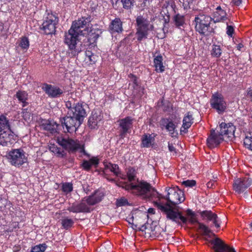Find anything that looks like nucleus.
<instances>
[{
  "instance_id": "obj_1",
  "label": "nucleus",
  "mask_w": 252,
  "mask_h": 252,
  "mask_svg": "<svg viewBox=\"0 0 252 252\" xmlns=\"http://www.w3.org/2000/svg\"><path fill=\"white\" fill-rule=\"evenodd\" d=\"M167 192L166 196H162L159 194V199L162 198L167 200V202L163 204L159 202H155V205L161 212L166 215L167 220L175 222L178 225L186 224L188 222V219L184 216L183 213L178 210H174L173 206L183 202L185 200L184 192L178 187L166 188Z\"/></svg>"
},
{
  "instance_id": "obj_2",
  "label": "nucleus",
  "mask_w": 252,
  "mask_h": 252,
  "mask_svg": "<svg viewBox=\"0 0 252 252\" xmlns=\"http://www.w3.org/2000/svg\"><path fill=\"white\" fill-rule=\"evenodd\" d=\"M91 21L90 15L82 16L73 21L69 30L65 32L63 41L68 47L67 54L69 57H75L83 50V45L78 39L79 35H85Z\"/></svg>"
},
{
  "instance_id": "obj_3",
  "label": "nucleus",
  "mask_w": 252,
  "mask_h": 252,
  "mask_svg": "<svg viewBox=\"0 0 252 252\" xmlns=\"http://www.w3.org/2000/svg\"><path fill=\"white\" fill-rule=\"evenodd\" d=\"M131 193L143 198L153 199L159 197V193L149 183L144 180L136 179L135 183H126L123 186Z\"/></svg>"
},
{
  "instance_id": "obj_4",
  "label": "nucleus",
  "mask_w": 252,
  "mask_h": 252,
  "mask_svg": "<svg viewBox=\"0 0 252 252\" xmlns=\"http://www.w3.org/2000/svg\"><path fill=\"white\" fill-rule=\"evenodd\" d=\"M212 17L211 16L199 13L195 16L193 23L194 25V29L201 36L209 37L214 33L215 30L211 26Z\"/></svg>"
},
{
  "instance_id": "obj_5",
  "label": "nucleus",
  "mask_w": 252,
  "mask_h": 252,
  "mask_svg": "<svg viewBox=\"0 0 252 252\" xmlns=\"http://www.w3.org/2000/svg\"><path fill=\"white\" fill-rule=\"evenodd\" d=\"M16 140L11 129L9 120L4 115H0V145L9 146Z\"/></svg>"
},
{
  "instance_id": "obj_6",
  "label": "nucleus",
  "mask_w": 252,
  "mask_h": 252,
  "mask_svg": "<svg viewBox=\"0 0 252 252\" xmlns=\"http://www.w3.org/2000/svg\"><path fill=\"white\" fill-rule=\"evenodd\" d=\"M135 29L136 39L138 41L141 42L148 38L150 32L154 29L153 24H151L149 19L143 15H140L135 19Z\"/></svg>"
},
{
  "instance_id": "obj_7",
  "label": "nucleus",
  "mask_w": 252,
  "mask_h": 252,
  "mask_svg": "<svg viewBox=\"0 0 252 252\" xmlns=\"http://www.w3.org/2000/svg\"><path fill=\"white\" fill-rule=\"evenodd\" d=\"M59 22V18L57 13L52 12L48 13L40 27V29L45 35L55 34Z\"/></svg>"
},
{
  "instance_id": "obj_8",
  "label": "nucleus",
  "mask_w": 252,
  "mask_h": 252,
  "mask_svg": "<svg viewBox=\"0 0 252 252\" xmlns=\"http://www.w3.org/2000/svg\"><path fill=\"white\" fill-rule=\"evenodd\" d=\"M65 105L68 109L67 115H71L83 123L87 113L82 102H75L72 99L66 101Z\"/></svg>"
},
{
  "instance_id": "obj_9",
  "label": "nucleus",
  "mask_w": 252,
  "mask_h": 252,
  "mask_svg": "<svg viewBox=\"0 0 252 252\" xmlns=\"http://www.w3.org/2000/svg\"><path fill=\"white\" fill-rule=\"evenodd\" d=\"M57 141L60 146L69 153H75L77 151L79 150L80 153H83L84 155H87L84 145H81L79 141L77 140H75L69 138L58 137Z\"/></svg>"
},
{
  "instance_id": "obj_10",
  "label": "nucleus",
  "mask_w": 252,
  "mask_h": 252,
  "mask_svg": "<svg viewBox=\"0 0 252 252\" xmlns=\"http://www.w3.org/2000/svg\"><path fill=\"white\" fill-rule=\"evenodd\" d=\"M7 157L10 164L17 167H20L28 161L25 152L21 148L11 150L7 154Z\"/></svg>"
},
{
  "instance_id": "obj_11",
  "label": "nucleus",
  "mask_w": 252,
  "mask_h": 252,
  "mask_svg": "<svg viewBox=\"0 0 252 252\" xmlns=\"http://www.w3.org/2000/svg\"><path fill=\"white\" fill-rule=\"evenodd\" d=\"M60 122L64 132L72 133L75 132L82 122L71 115H66L60 119Z\"/></svg>"
},
{
  "instance_id": "obj_12",
  "label": "nucleus",
  "mask_w": 252,
  "mask_h": 252,
  "mask_svg": "<svg viewBox=\"0 0 252 252\" xmlns=\"http://www.w3.org/2000/svg\"><path fill=\"white\" fill-rule=\"evenodd\" d=\"M210 103L211 108L215 110L219 114H223L226 109V102L222 94L218 92L212 94Z\"/></svg>"
},
{
  "instance_id": "obj_13",
  "label": "nucleus",
  "mask_w": 252,
  "mask_h": 252,
  "mask_svg": "<svg viewBox=\"0 0 252 252\" xmlns=\"http://www.w3.org/2000/svg\"><path fill=\"white\" fill-rule=\"evenodd\" d=\"M118 123V132L120 139H124L128 133H130L133 127V119L127 116L119 119Z\"/></svg>"
},
{
  "instance_id": "obj_14",
  "label": "nucleus",
  "mask_w": 252,
  "mask_h": 252,
  "mask_svg": "<svg viewBox=\"0 0 252 252\" xmlns=\"http://www.w3.org/2000/svg\"><path fill=\"white\" fill-rule=\"evenodd\" d=\"M252 185V178L250 175L236 179L233 184V190L238 194L243 193Z\"/></svg>"
},
{
  "instance_id": "obj_15",
  "label": "nucleus",
  "mask_w": 252,
  "mask_h": 252,
  "mask_svg": "<svg viewBox=\"0 0 252 252\" xmlns=\"http://www.w3.org/2000/svg\"><path fill=\"white\" fill-rule=\"evenodd\" d=\"M188 222L191 224L197 223L198 225V229L202 231V235L204 236H209L212 233L211 230L206 225L198 221L197 216L195 213L190 209H188L186 211Z\"/></svg>"
},
{
  "instance_id": "obj_16",
  "label": "nucleus",
  "mask_w": 252,
  "mask_h": 252,
  "mask_svg": "<svg viewBox=\"0 0 252 252\" xmlns=\"http://www.w3.org/2000/svg\"><path fill=\"white\" fill-rule=\"evenodd\" d=\"M103 164L104 168L102 170L101 175L109 181L114 182L115 181L114 179L109 178L107 170H110L116 176H119L121 174V170L118 165L108 162H104Z\"/></svg>"
},
{
  "instance_id": "obj_17",
  "label": "nucleus",
  "mask_w": 252,
  "mask_h": 252,
  "mask_svg": "<svg viewBox=\"0 0 252 252\" xmlns=\"http://www.w3.org/2000/svg\"><path fill=\"white\" fill-rule=\"evenodd\" d=\"M215 252H236L235 249L226 244L220 238H216L210 241Z\"/></svg>"
},
{
  "instance_id": "obj_18",
  "label": "nucleus",
  "mask_w": 252,
  "mask_h": 252,
  "mask_svg": "<svg viewBox=\"0 0 252 252\" xmlns=\"http://www.w3.org/2000/svg\"><path fill=\"white\" fill-rule=\"evenodd\" d=\"M42 89L50 98H55L61 96L64 91L57 86L44 83Z\"/></svg>"
},
{
  "instance_id": "obj_19",
  "label": "nucleus",
  "mask_w": 252,
  "mask_h": 252,
  "mask_svg": "<svg viewBox=\"0 0 252 252\" xmlns=\"http://www.w3.org/2000/svg\"><path fill=\"white\" fill-rule=\"evenodd\" d=\"M103 116L101 111H94L88 120V125L91 129H97L103 123Z\"/></svg>"
},
{
  "instance_id": "obj_20",
  "label": "nucleus",
  "mask_w": 252,
  "mask_h": 252,
  "mask_svg": "<svg viewBox=\"0 0 252 252\" xmlns=\"http://www.w3.org/2000/svg\"><path fill=\"white\" fill-rule=\"evenodd\" d=\"M223 138L219 132L212 129L210 130V134L207 139V145L210 148H214L218 147L223 141Z\"/></svg>"
},
{
  "instance_id": "obj_21",
  "label": "nucleus",
  "mask_w": 252,
  "mask_h": 252,
  "mask_svg": "<svg viewBox=\"0 0 252 252\" xmlns=\"http://www.w3.org/2000/svg\"><path fill=\"white\" fill-rule=\"evenodd\" d=\"M219 128L220 131L219 132L222 136H226L228 138L234 137V132L236 128L232 123L222 122L220 124Z\"/></svg>"
},
{
  "instance_id": "obj_22",
  "label": "nucleus",
  "mask_w": 252,
  "mask_h": 252,
  "mask_svg": "<svg viewBox=\"0 0 252 252\" xmlns=\"http://www.w3.org/2000/svg\"><path fill=\"white\" fill-rule=\"evenodd\" d=\"M108 31L112 34L123 32V22L119 17H115L111 20L108 26Z\"/></svg>"
},
{
  "instance_id": "obj_23",
  "label": "nucleus",
  "mask_w": 252,
  "mask_h": 252,
  "mask_svg": "<svg viewBox=\"0 0 252 252\" xmlns=\"http://www.w3.org/2000/svg\"><path fill=\"white\" fill-rule=\"evenodd\" d=\"M200 216L203 220L212 221L217 228L220 227V222L217 215L211 211L205 210L200 212Z\"/></svg>"
},
{
  "instance_id": "obj_24",
  "label": "nucleus",
  "mask_w": 252,
  "mask_h": 252,
  "mask_svg": "<svg viewBox=\"0 0 252 252\" xmlns=\"http://www.w3.org/2000/svg\"><path fill=\"white\" fill-rule=\"evenodd\" d=\"M161 126L165 127L172 137H176L178 132L176 130L177 125L169 118H162L161 120Z\"/></svg>"
},
{
  "instance_id": "obj_25",
  "label": "nucleus",
  "mask_w": 252,
  "mask_h": 252,
  "mask_svg": "<svg viewBox=\"0 0 252 252\" xmlns=\"http://www.w3.org/2000/svg\"><path fill=\"white\" fill-rule=\"evenodd\" d=\"M104 196V194L102 192L96 190L86 198V201L88 205L93 206L100 202Z\"/></svg>"
},
{
  "instance_id": "obj_26",
  "label": "nucleus",
  "mask_w": 252,
  "mask_h": 252,
  "mask_svg": "<svg viewBox=\"0 0 252 252\" xmlns=\"http://www.w3.org/2000/svg\"><path fill=\"white\" fill-rule=\"evenodd\" d=\"M193 118L190 112H187L183 120V124L181 128V132L186 133L188 131V129L193 123Z\"/></svg>"
},
{
  "instance_id": "obj_27",
  "label": "nucleus",
  "mask_w": 252,
  "mask_h": 252,
  "mask_svg": "<svg viewBox=\"0 0 252 252\" xmlns=\"http://www.w3.org/2000/svg\"><path fill=\"white\" fill-rule=\"evenodd\" d=\"M226 19V12L222 9L220 6H218L216 11L214 12L212 20L214 21V23H217L223 22Z\"/></svg>"
},
{
  "instance_id": "obj_28",
  "label": "nucleus",
  "mask_w": 252,
  "mask_h": 252,
  "mask_svg": "<svg viewBox=\"0 0 252 252\" xmlns=\"http://www.w3.org/2000/svg\"><path fill=\"white\" fill-rule=\"evenodd\" d=\"M85 33V35L87 38L88 46L92 45L94 46L95 45V43L99 35L98 33H96L95 30L94 29H89V31Z\"/></svg>"
},
{
  "instance_id": "obj_29",
  "label": "nucleus",
  "mask_w": 252,
  "mask_h": 252,
  "mask_svg": "<svg viewBox=\"0 0 252 252\" xmlns=\"http://www.w3.org/2000/svg\"><path fill=\"white\" fill-rule=\"evenodd\" d=\"M160 227L158 226H155L154 229H152L151 226H149V224L146 225V224H142L141 225L139 230L141 231H145V233H149L150 236L158 237L159 234V230Z\"/></svg>"
},
{
  "instance_id": "obj_30",
  "label": "nucleus",
  "mask_w": 252,
  "mask_h": 252,
  "mask_svg": "<svg viewBox=\"0 0 252 252\" xmlns=\"http://www.w3.org/2000/svg\"><path fill=\"white\" fill-rule=\"evenodd\" d=\"M156 135L152 136L149 133H144L141 137V147L142 148H150L151 147L155 140Z\"/></svg>"
},
{
  "instance_id": "obj_31",
  "label": "nucleus",
  "mask_w": 252,
  "mask_h": 252,
  "mask_svg": "<svg viewBox=\"0 0 252 252\" xmlns=\"http://www.w3.org/2000/svg\"><path fill=\"white\" fill-rule=\"evenodd\" d=\"M15 96L18 99L19 102L22 103L23 107H26L29 104L27 101L28 94L26 91L19 90L17 92Z\"/></svg>"
},
{
  "instance_id": "obj_32",
  "label": "nucleus",
  "mask_w": 252,
  "mask_h": 252,
  "mask_svg": "<svg viewBox=\"0 0 252 252\" xmlns=\"http://www.w3.org/2000/svg\"><path fill=\"white\" fill-rule=\"evenodd\" d=\"M154 66L157 72L162 73L165 70V66L163 64V58L161 55H158L154 59Z\"/></svg>"
},
{
  "instance_id": "obj_33",
  "label": "nucleus",
  "mask_w": 252,
  "mask_h": 252,
  "mask_svg": "<svg viewBox=\"0 0 252 252\" xmlns=\"http://www.w3.org/2000/svg\"><path fill=\"white\" fill-rule=\"evenodd\" d=\"M58 125L56 123H51L50 121H45L42 123L41 126L43 129L49 131L51 133H55L56 132V128Z\"/></svg>"
},
{
  "instance_id": "obj_34",
  "label": "nucleus",
  "mask_w": 252,
  "mask_h": 252,
  "mask_svg": "<svg viewBox=\"0 0 252 252\" xmlns=\"http://www.w3.org/2000/svg\"><path fill=\"white\" fill-rule=\"evenodd\" d=\"M134 214L132 213L131 214L129 215L126 219V221L128 222V223L132 224V225H134L135 227H137L138 222L137 221L136 217L137 216L140 218L144 217L146 215L142 212H140L138 215H136V213L135 214V216H133Z\"/></svg>"
},
{
  "instance_id": "obj_35",
  "label": "nucleus",
  "mask_w": 252,
  "mask_h": 252,
  "mask_svg": "<svg viewBox=\"0 0 252 252\" xmlns=\"http://www.w3.org/2000/svg\"><path fill=\"white\" fill-rule=\"evenodd\" d=\"M173 20L175 26L177 28L183 27L185 24V17L184 15H180L179 13L175 14Z\"/></svg>"
},
{
  "instance_id": "obj_36",
  "label": "nucleus",
  "mask_w": 252,
  "mask_h": 252,
  "mask_svg": "<svg viewBox=\"0 0 252 252\" xmlns=\"http://www.w3.org/2000/svg\"><path fill=\"white\" fill-rule=\"evenodd\" d=\"M222 54V50L220 45L214 44L212 46L211 55L213 57L219 58Z\"/></svg>"
},
{
  "instance_id": "obj_37",
  "label": "nucleus",
  "mask_w": 252,
  "mask_h": 252,
  "mask_svg": "<svg viewBox=\"0 0 252 252\" xmlns=\"http://www.w3.org/2000/svg\"><path fill=\"white\" fill-rule=\"evenodd\" d=\"M244 145L246 148L252 151V132L246 134L244 139Z\"/></svg>"
},
{
  "instance_id": "obj_38",
  "label": "nucleus",
  "mask_w": 252,
  "mask_h": 252,
  "mask_svg": "<svg viewBox=\"0 0 252 252\" xmlns=\"http://www.w3.org/2000/svg\"><path fill=\"white\" fill-rule=\"evenodd\" d=\"M126 176L129 182L128 183H135L136 182L135 170L133 167L128 169Z\"/></svg>"
},
{
  "instance_id": "obj_39",
  "label": "nucleus",
  "mask_w": 252,
  "mask_h": 252,
  "mask_svg": "<svg viewBox=\"0 0 252 252\" xmlns=\"http://www.w3.org/2000/svg\"><path fill=\"white\" fill-rule=\"evenodd\" d=\"M23 50L27 51L30 46V42L28 38L26 36H23L20 38V41L19 44Z\"/></svg>"
},
{
  "instance_id": "obj_40",
  "label": "nucleus",
  "mask_w": 252,
  "mask_h": 252,
  "mask_svg": "<svg viewBox=\"0 0 252 252\" xmlns=\"http://www.w3.org/2000/svg\"><path fill=\"white\" fill-rule=\"evenodd\" d=\"M62 225L63 228L67 230L74 224V221L71 219L65 218L62 220Z\"/></svg>"
},
{
  "instance_id": "obj_41",
  "label": "nucleus",
  "mask_w": 252,
  "mask_h": 252,
  "mask_svg": "<svg viewBox=\"0 0 252 252\" xmlns=\"http://www.w3.org/2000/svg\"><path fill=\"white\" fill-rule=\"evenodd\" d=\"M79 208V213H90L91 212L90 207L87 203L81 202L78 204Z\"/></svg>"
},
{
  "instance_id": "obj_42",
  "label": "nucleus",
  "mask_w": 252,
  "mask_h": 252,
  "mask_svg": "<svg viewBox=\"0 0 252 252\" xmlns=\"http://www.w3.org/2000/svg\"><path fill=\"white\" fill-rule=\"evenodd\" d=\"M47 246L46 244H40L32 248L31 252H44L45 251Z\"/></svg>"
},
{
  "instance_id": "obj_43",
  "label": "nucleus",
  "mask_w": 252,
  "mask_h": 252,
  "mask_svg": "<svg viewBox=\"0 0 252 252\" xmlns=\"http://www.w3.org/2000/svg\"><path fill=\"white\" fill-rule=\"evenodd\" d=\"M62 189L66 194L70 193L73 190V185L71 183H64L62 184Z\"/></svg>"
},
{
  "instance_id": "obj_44",
  "label": "nucleus",
  "mask_w": 252,
  "mask_h": 252,
  "mask_svg": "<svg viewBox=\"0 0 252 252\" xmlns=\"http://www.w3.org/2000/svg\"><path fill=\"white\" fill-rule=\"evenodd\" d=\"M161 104L164 112H170L172 109V104L169 101H164L162 100L161 101Z\"/></svg>"
},
{
  "instance_id": "obj_45",
  "label": "nucleus",
  "mask_w": 252,
  "mask_h": 252,
  "mask_svg": "<svg viewBox=\"0 0 252 252\" xmlns=\"http://www.w3.org/2000/svg\"><path fill=\"white\" fill-rule=\"evenodd\" d=\"M123 7L126 9H130L133 5L134 0H122Z\"/></svg>"
},
{
  "instance_id": "obj_46",
  "label": "nucleus",
  "mask_w": 252,
  "mask_h": 252,
  "mask_svg": "<svg viewBox=\"0 0 252 252\" xmlns=\"http://www.w3.org/2000/svg\"><path fill=\"white\" fill-rule=\"evenodd\" d=\"M22 117L25 121L30 120L31 117V113L28 108L23 109L22 112Z\"/></svg>"
},
{
  "instance_id": "obj_47",
  "label": "nucleus",
  "mask_w": 252,
  "mask_h": 252,
  "mask_svg": "<svg viewBox=\"0 0 252 252\" xmlns=\"http://www.w3.org/2000/svg\"><path fill=\"white\" fill-rule=\"evenodd\" d=\"M194 0H183V6L185 10H188L191 8V6L193 5Z\"/></svg>"
},
{
  "instance_id": "obj_48",
  "label": "nucleus",
  "mask_w": 252,
  "mask_h": 252,
  "mask_svg": "<svg viewBox=\"0 0 252 252\" xmlns=\"http://www.w3.org/2000/svg\"><path fill=\"white\" fill-rule=\"evenodd\" d=\"M196 184V182L194 180H187L186 181H184L182 183V185H184L186 187H190L192 188L195 186Z\"/></svg>"
},
{
  "instance_id": "obj_49",
  "label": "nucleus",
  "mask_w": 252,
  "mask_h": 252,
  "mask_svg": "<svg viewBox=\"0 0 252 252\" xmlns=\"http://www.w3.org/2000/svg\"><path fill=\"white\" fill-rule=\"evenodd\" d=\"M82 167L85 171H89L91 169L92 166L89 160H84L82 164Z\"/></svg>"
},
{
  "instance_id": "obj_50",
  "label": "nucleus",
  "mask_w": 252,
  "mask_h": 252,
  "mask_svg": "<svg viewBox=\"0 0 252 252\" xmlns=\"http://www.w3.org/2000/svg\"><path fill=\"white\" fill-rule=\"evenodd\" d=\"M111 246L109 244L102 245L99 248V252H111Z\"/></svg>"
},
{
  "instance_id": "obj_51",
  "label": "nucleus",
  "mask_w": 252,
  "mask_h": 252,
  "mask_svg": "<svg viewBox=\"0 0 252 252\" xmlns=\"http://www.w3.org/2000/svg\"><path fill=\"white\" fill-rule=\"evenodd\" d=\"M19 228V223L18 222H12L8 226L7 231L12 232L14 230Z\"/></svg>"
},
{
  "instance_id": "obj_52",
  "label": "nucleus",
  "mask_w": 252,
  "mask_h": 252,
  "mask_svg": "<svg viewBox=\"0 0 252 252\" xmlns=\"http://www.w3.org/2000/svg\"><path fill=\"white\" fill-rule=\"evenodd\" d=\"M128 204V201L127 199L124 198H121L120 199H118L116 201V205L117 206L121 207L127 205Z\"/></svg>"
},
{
  "instance_id": "obj_53",
  "label": "nucleus",
  "mask_w": 252,
  "mask_h": 252,
  "mask_svg": "<svg viewBox=\"0 0 252 252\" xmlns=\"http://www.w3.org/2000/svg\"><path fill=\"white\" fill-rule=\"evenodd\" d=\"M67 210L70 212H73L77 213H79V208L78 205L77 204H73L71 206L67 208Z\"/></svg>"
},
{
  "instance_id": "obj_54",
  "label": "nucleus",
  "mask_w": 252,
  "mask_h": 252,
  "mask_svg": "<svg viewBox=\"0 0 252 252\" xmlns=\"http://www.w3.org/2000/svg\"><path fill=\"white\" fill-rule=\"evenodd\" d=\"M128 77L130 79V81L133 82V83L136 87L138 86L137 77L135 75L132 73H130L128 75Z\"/></svg>"
},
{
  "instance_id": "obj_55",
  "label": "nucleus",
  "mask_w": 252,
  "mask_h": 252,
  "mask_svg": "<svg viewBox=\"0 0 252 252\" xmlns=\"http://www.w3.org/2000/svg\"><path fill=\"white\" fill-rule=\"evenodd\" d=\"M234 28L232 26L227 25L226 28V34L230 37H232L234 33Z\"/></svg>"
},
{
  "instance_id": "obj_56",
  "label": "nucleus",
  "mask_w": 252,
  "mask_h": 252,
  "mask_svg": "<svg viewBox=\"0 0 252 252\" xmlns=\"http://www.w3.org/2000/svg\"><path fill=\"white\" fill-rule=\"evenodd\" d=\"M89 161L90 162L92 166L94 165L96 167L99 164V159L96 157L92 158L90 159Z\"/></svg>"
},
{
  "instance_id": "obj_57",
  "label": "nucleus",
  "mask_w": 252,
  "mask_h": 252,
  "mask_svg": "<svg viewBox=\"0 0 252 252\" xmlns=\"http://www.w3.org/2000/svg\"><path fill=\"white\" fill-rule=\"evenodd\" d=\"M53 149L51 150L53 152L56 153L59 155H61L62 157H63V153L64 152L63 151H62L61 148H58L57 147H53L52 148Z\"/></svg>"
},
{
  "instance_id": "obj_58",
  "label": "nucleus",
  "mask_w": 252,
  "mask_h": 252,
  "mask_svg": "<svg viewBox=\"0 0 252 252\" xmlns=\"http://www.w3.org/2000/svg\"><path fill=\"white\" fill-rule=\"evenodd\" d=\"M216 180H210L207 183V187L208 188H213L216 182Z\"/></svg>"
},
{
  "instance_id": "obj_59",
  "label": "nucleus",
  "mask_w": 252,
  "mask_h": 252,
  "mask_svg": "<svg viewBox=\"0 0 252 252\" xmlns=\"http://www.w3.org/2000/svg\"><path fill=\"white\" fill-rule=\"evenodd\" d=\"M168 147L169 151L171 152H174L175 153H176V149L175 147L173 146L172 144H170L168 143Z\"/></svg>"
},
{
  "instance_id": "obj_60",
  "label": "nucleus",
  "mask_w": 252,
  "mask_h": 252,
  "mask_svg": "<svg viewBox=\"0 0 252 252\" xmlns=\"http://www.w3.org/2000/svg\"><path fill=\"white\" fill-rule=\"evenodd\" d=\"M164 21V28L166 27V25H168L170 21V16L169 15H166V17L163 18Z\"/></svg>"
},
{
  "instance_id": "obj_61",
  "label": "nucleus",
  "mask_w": 252,
  "mask_h": 252,
  "mask_svg": "<svg viewBox=\"0 0 252 252\" xmlns=\"http://www.w3.org/2000/svg\"><path fill=\"white\" fill-rule=\"evenodd\" d=\"M247 96L252 102V87L248 90Z\"/></svg>"
},
{
  "instance_id": "obj_62",
  "label": "nucleus",
  "mask_w": 252,
  "mask_h": 252,
  "mask_svg": "<svg viewBox=\"0 0 252 252\" xmlns=\"http://www.w3.org/2000/svg\"><path fill=\"white\" fill-rule=\"evenodd\" d=\"M89 60L91 62V63H94L96 62V56L95 55H91Z\"/></svg>"
},
{
  "instance_id": "obj_63",
  "label": "nucleus",
  "mask_w": 252,
  "mask_h": 252,
  "mask_svg": "<svg viewBox=\"0 0 252 252\" xmlns=\"http://www.w3.org/2000/svg\"><path fill=\"white\" fill-rule=\"evenodd\" d=\"M242 0H232V2L236 6H239L242 3Z\"/></svg>"
},
{
  "instance_id": "obj_64",
  "label": "nucleus",
  "mask_w": 252,
  "mask_h": 252,
  "mask_svg": "<svg viewBox=\"0 0 252 252\" xmlns=\"http://www.w3.org/2000/svg\"><path fill=\"white\" fill-rule=\"evenodd\" d=\"M20 249H21V247L19 245L15 246L13 247V252H18Z\"/></svg>"
}]
</instances>
